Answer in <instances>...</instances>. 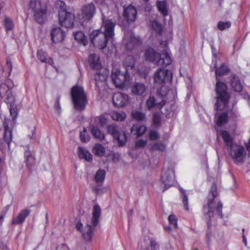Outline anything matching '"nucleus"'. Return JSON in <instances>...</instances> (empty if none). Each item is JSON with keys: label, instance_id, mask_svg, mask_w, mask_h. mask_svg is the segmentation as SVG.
I'll use <instances>...</instances> for the list:
<instances>
[{"label": "nucleus", "instance_id": "nucleus-1", "mask_svg": "<svg viewBox=\"0 0 250 250\" xmlns=\"http://www.w3.org/2000/svg\"><path fill=\"white\" fill-rule=\"evenodd\" d=\"M101 215V208L100 207L96 204L94 206L92 211V217L90 223H87L83 229L81 230L83 225L81 223H77L76 228L82 232L83 236L86 241H91L96 226L98 225Z\"/></svg>", "mask_w": 250, "mask_h": 250}, {"label": "nucleus", "instance_id": "nucleus-2", "mask_svg": "<svg viewBox=\"0 0 250 250\" xmlns=\"http://www.w3.org/2000/svg\"><path fill=\"white\" fill-rule=\"evenodd\" d=\"M171 72L164 68H159L153 76L154 86L157 87L156 93L161 96H165L167 93V89L165 86L166 82L172 80Z\"/></svg>", "mask_w": 250, "mask_h": 250}, {"label": "nucleus", "instance_id": "nucleus-3", "mask_svg": "<svg viewBox=\"0 0 250 250\" xmlns=\"http://www.w3.org/2000/svg\"><path fill=\"white\" fill-rule=\"evenodd\" d=\"M145 58L147 61L163 66H166L171 62V59L166 49L162 51L161 54H158L152 48H148L145 51Z\"/></svg>", "mask_w": 250, "mask_h": 250}, {"label": "nucleus", "instance_id": "nucleus-4", "mask_svg": "<svg viewBox=\"0 0 250 250\" xmlns=\"http://www.w3.org/2000/svg\"><path fill=\"white\" fill-rule=\"evenodd\" d=\"M70 95L75 109L80 111L84 110L88 101L83 88L78 85L73 86Z\"/></svg>", "mask_w": 250, "mask_h": 250}, {"label": "nucleus", "instance_id": "nucleus-5", "mask_svg": "<svg viewBox=\"0 0 250 250\" xmlns=\"http://www.w3.org/2000/svg\"><path fill=\"white\" fill-rule=\"evenodd\" d=\"M215 93V109L221 110L227 106L230 98L227 85L222 82H217L216 84Z\"/></svg>", "mask_w": 250, "mask_h": 250}, {"label": "nucleus", "instance_id": "nucleus-6", "mask_svg": "<svg viewBox=\"0 0 250 250\" xmlns=\"http://www.w3.org/2000/svg\"><path fill=\"white\" fill-rule=\"evenodd\" d=\"M217 195V187L215 183L212 185L207 203L203 206V213L205 218L208 221L207 226L209 229L211 226L210 219L214 215V199Z\"/></svg>", "mask_w": 250, "mask_h": 250}, {"label": "nucleus", "instance_id": "nucleus-7", "mask_svg": "<svg viewBox=\"0 0 250 250\" xmlns=\"http://www.w3.org/2000/svg\"><path fill=\"white\" fill-rule=\"evenodd\" d=\"M29 7L34 13L36 21L39 24H42L45 19L46 6L42 4L40 0H33L29 3Z\"/></svg>", "mask_w": 250, "mask_h": 250}, {"label": "nucleus", "instance_id": "nucleus-8", "mask_svg": "<svg viewBox=\"0 0 250 250\" xmlns=\"http://www.w3.org/2000/svg\"><path fill=\"white\" fill-rule=\"evenodd\" d=\"M107 131L116 140L119 146H123L125 145L127 141L126 135L124 131H121L116 125H108L107 126Z\"/></svg>", "mask_w": 250, "mask_h": 250}, {"label": "nucleus", "instance_id": "nucleus-9", "mask_svg": "<svg viewBox=\"0 0 250 250\" xmlns=\"http://www.w3.org/2000/svg\"><path fill=\"white\" fill-rule=\"evenodd\" d=\"M227 151L236 164H241L244 161L246 152L243 146L236 144Z\"/></svg>", "mask_w": 250, "mask_h": 250}, {"label": "nucleus", "instance_id": "nucleus-10", "mask_svg": "<svg viewBox=\"0 0 250 250\" xmlns=\"http://www.w3.org/2000/svg\"><path fill=\"white\" fill-rule=\"evenodd\" d=\"M90 38L94 46L101 49L104 48L107 42H110L100 29L93 30L90 34Z\"/></svg>", "mask_w": 250, "mask_h": 250}, {"label": "nucleus", "instance_id": "nucleus-11", "mask_svg": "<svg viewBox=\"0 0 250 250\" xmlns=\"http://www.w3.org/2000/svg\"><path fill=\"white\" fill-rule=\"evenodd\" d=\"M111 79L116 87L121 88L125 83L129 81V75L127 70L125 74L121 73L120 70L113 69L111 72Z\"/></svg>", "mask_w": 250, "mask_h": 250}, {"label": "nucleus", "instance_id": "nucleus-12", "mask_svg": "<svg viewBox=\"0 0 250 250\" xmlns=\"http://www.w3.org/2000/svg\"><path fill=\"white\" fill-rule=\"evenodd\" d=\"M115 26V23L111 20L103 18V24L100 30L110 42L112 41L114 36Z\"/></svg>", "mask_w": 250, "mask_h": 250}, {"label": "nucleus", "instance_id": "nucleus-13", "mask_svg": "<svg viewBox=\"0 0 250 250\" xmlns=\"http://www.w3.org/2000/svg\"><path fill=\"white\" fill-rule=\"evenodd\" d=\"M60 24L67 28H72L74 25L75 16L73 13L69 11L64 13L61 12L59 15Z\"/></svg>", "mask_w": 250, "mask_h": 250}, {"label": "nucleus", "instance_id": "nucleus-14", "mask_svg": "<svg viewBox=\"0 0 250 250\" xmlns=\"http://www.w3.org/2000/svg\"><path fill=\"white\" fill-rule=\"evenodd\" d=\"M96 11L95 6L92 3L83 5L81 8L82 20L84 21H90L95 15Z\"/></svg>", "mask_w": 250, "mask_h": 250}, {"label": "nucleus", "instance_id": "nucleus-15", "mask_svg": "<svg viewBox=\"0 0 250 250\" xmlns=\"http://www.w3.org/2000/svg\"><path fill=\"white\" fill-rule=\"evenodd\" d=\"M124 36V42L127 50H131L140 44V40L135 37L132 32L125 31Z\"/></svg>", "mask_w": 250, "mask_h": 250}, {"label": "nucleus", "instance_id": "nucleus-16", "mask_svg": "<svg viewBox=\"0 0 250 250\" xmlns=\"http://www.w3.org/2000/svg\"><path fill=\"white\" fill-rule=\"evenodd\" d=\"M162 182L164 184V191L170 187L172 186L175 181L174 172L172 169H168L166 171H163L161 177Z\"/></svg>", "mask_w": 250, "mask_h": 250}, {"label": "nucleus", "instance_id": "nucleus-17", "mask_svg": "<svg viewBox=\"0 0 250 250\" xmlns=\"http://www.w3.org/2000/svg\"><path fill=\"white\" fill-rule=\"evenodd\" d=\"M157 96L159 97V99L155 98L154 96H150L146 101V106L147 108L150 110L154 108L161 109L165 102L163 99L165 96H161L156 94Z\"/></svg>", "mask_w": 250, "mask_h": 250}, {"label": "nucleus", "instance_id": "nucleus-18", "mask_svg": "<svg viewBox=\"0 0 250 250\" xmlns=\"http://www.w3.org/2000/svg\"><path fill=\"white\" fill-rule=\"evenodd\" d=\"M96 70V72L94 75L96 84L98 87H102L105 84L108 75V72L106 69L103 67H101L99 70Z\"/></svg>", "mask_w": 250, "mask_h": 250}, {"label": "nucleus", "instance_id": "nucleus-19", "mask_svg": "<svg viewBox=\"0 0 250 250\" xmlns=\"http://www.w3.org/2000/svg\"><path fill=\"white\" fill-rule=\"evenodd\" d=\"M105 176V171L104 169H100L96 173L94 176V180L97 183V185L92 187V190L96 193H100L102 190L101 187L104 180Z\"/></svg>", "mask_w": 250, "mask_h": 250}, {"label": "nucleus", "instance_id": "nucleus-20", "mask_svg": "<svg viewBox=\"0 0 250 250\" xmlns=\"http://www.w3.org/2000/svg\"><path fill=\"white\" fill-rule=\"evenodd\" d=\"M129 100V97L126 94L121 92L115 93L112 97L113 103L114 106L118 107L126 105Z\"/></svg>", "mask_w": 250, "mask_h": 250}, {"label": "nucleus", "instance_id": "nucleus-21", "mask_svg": "<svg viewBox=\"0 0 250 250\" xmlns=\"http://www.w3.org/2000/svg\"><path fill=\"white\" fill-rule=\"evenodd\" d=\"M12 122H10V119L5 118L3 121L4 128V138L6 143L9 146V144L12 138V128L14 125H12Z\"/></svg>", "mask_w": 250, "mask_h": 250}, {"label": "nucleus", "instance_id": "nucleus-22", "mask_svg": "<svg viewBox=\"0 0 250 250\" xmlns=\"http://www.w3.org/2000/svg\"><path fill=\"white\" fill-rule=\"evenodd\" d=\"M51 37L53 42L56 43L62 42L65 38V33L60 27H54L51 32Z\"/></svg>", "mask_w": 250, "mask_h": 250}, {"label": "nucleus", "instance_id": "nucleus-23", "mask_svg": "<svg viewBox=\"0 0 250 250\" xmlns=\"http://www.w3.org/2000/svg\"><path fill=\"white\" fill-rule=\"evenodd\" d=\"M137 13L136 8L132 5H129L125 8L124 16L128 22H133L136 18Z\"/></svg>", "mask_w": 250, "mask_h": 250}, {"label": "nucleus", "instance_id": "nucleus-24", "mask_svg": "<svg viewBox=\"0 0 250 250\" xmlns=\"http://www.w3.org/2000/svg\"><path fill=\"white\" fill-rule=\"evenodd\" d=\"M88 62L91 68L99 70L102 67L100 61V57L95 54H91L89 56Z\"/></svg>", "mask_w": 250, "mask_h": 250}, {"label": "nucleus", "instance_id": "nucleus-25", "mask_svg": "<svg viewBox=\"0 0 250 250\" xmlns=\"http://www.w3.org/2000/svg\"><path fill=\"white\" fill-rule=\"evenodd\" d=\"M221 135L224 142L227 150L232 147L233 145H236L233 143V138L228 131L226 130L222 131Z\"/></svg>", "mask_w": 250, "mask_h": 250}, {"label": "nucleus", "instance_id": "nucleus-26", "mask_svg": "<svg viewBox=\"0 0 250 250\" xmlns=\"http://www.w3.org/2000/svg\"><path fill=\"white\" fill-rule=\"evenodd\" d=\"M146 87L143 83H136L131 87L132 93L136 95L142 96L145 93Z\"/></svg>", "mask_w": 250, "mask_h": 250}, {"label": "nucleus", "instance_id": "nucleus-27", "mask_svg": "<svg viewBox=\"0 0 250 250\" xmlns=\"http://www.w3.org/2000/svg\"><path fill=\"white\" fill-rule=\"evenodd\" d=\"M31 210L29 209H25L21 210L18 216L13 219L12 223L13 224H21L25 220V218L29 215Z\"/></svg>", "mask_w": 250, "mask_h": 250}, {"label": "nucleus", "instance_id": "nucleus-28", "mask_svg": "<svg viewBox=\"0 0 250 250\" xmlns=\"http://www.w3.org/2000/svg\"><path fill=\"white\" fill-rule=\"evenodd\" d=\"M25 161L28 168H32L36 165L35 157L33 156L31 152L28 150H25L24 152Z\"/></svg>", "mask_w": 250, "mask_h": 250}, {"label": "nucleus", "instance_id": "nucleus-29", "mask_svg": "<svg viewBox=\"0 0 250 250\" xmlns=\"http://www.w3.org/2000/svg\"><path fill=\"white\" fill-rule=\"evenodd\" d=\"M13 84L9 80L6 81L5 83H2L0 84V96L3 98L9 90L13 87Z\"/></svg>", "mask_w": 250, "mask_h": 250}, {"label": "nucleus", "instance_id": "nucleus-30", "mask_svg": "<svg viewBox=\"0 0 250 250\" xmlns=\"http://www.w3.org/2000/svg\"><path fill=\"white\" fill-rule=\"evenodd\" d=\"M91 132L94 137L100 141L105 139V135L104 132L100 130L98 127L96 126H91Z\"/></svg>", "mask_w": 250, "mask_h": 250}, {"label": "nucleus", "instance_id": "nucleus-31", "mask_svg": "<svg viewBox=\"0 0 250 250\" xmlns=\"http://www.w3.org/2000/svg\"><path fill=\"white\" fill-rule=\"evenodd\" d=\"M132 118L139 122H145L146 120L145 113L138 110H134L131 112Z\"/></svg>", "mask_w": 250, "mask_h": 250}, {"label": "nucleus", "instance_id": "nucleus-32", "mask_svg": "<svg viewBox=\"0 0 250 250\" xmlns=\"http://www.w3.org/2000/svg\"><path fill=\"white\" fill-rule=\"evenodd\" d=\"M214 69H215V75L216 79L218 76H221L227 74L229 72V69L228 66L223 64L220 67L217 68V63L214 64Z\"/></svg>", "mask_w": 250, "mask_h": 250}, {"label": "nucleus", "instance_id": "nucleus-33", "mask_svg": "<svg viewBox=\"0 0 250 250\" xmlns=\"http://www.w3.org/2000/svg\"><path fill=\"white\" fill-rule=\"evenodd\" d=\"M74 36L75 39L80 43H81L84 46L87 44L88 42L87 37L82 31H79L74 33Z\"/></svg>", "mask_w": 250, "mask_h": 250}, {"label": "nucleus", "instance_id": "nucleus-34", "mask_svg": "<svg viewBox=\"0 0 250 250\" xmlns=\"http://www.w3.org/2000/svg\"><path fill=\"white\" fill-rule=\"evenodd\" d=\"M146 131V127L145 125H135L131 128L132 133L139 137L145 133Z\"/></svg>", "mask_w": 250, "mask_h": 250}, {"label": "nucleus", "instance_id": "nucleus-35", "mask_svg": "<svg viewBox=\"0 0 250 250\" xmlns=\"http://www.w3.org/2000/svg\"><path fill=\"white\" fill-rule=\"evenodd\" d=\"M79 156L81 159H84L87 161H90L92 159L91 154L86 149L82 147H79Z\"/></svg>", "mask_w": 250, "mask_h": 250}, {"label": "nucleus", "instance_id": "nucleus-36", "mask_svg": "<svg viewBox=\"0 0 250 250\" xmlns=\"http://www.w3.org/2000/svg\"><path fill=\"white\" fill-rule=\"evenodd\" d=\"M231 86L232 88L237 92L241 91L242 86L240 82L239 78L236 76H233L231 80Z\"/></svg>", "mask_w": 250, "mask_h": 250}, {"label": "nucleus", "instance_id": "nucleus-37", "mask_svg": "<svg viewBox=\"0 0 250 250\" xmlns=\"http://www.w3.org/2000/svg\"><path fill=\"white\" fill-rule=\"evenodd\" d=\"M111 117L114 121L122 122L125 120L126 118V114L125 112L123 111H113L111 113Z\"/></svg>", "mask_w": 250, "mask_h": 250}, {"label": "nucleus", "instance_id": "nucleus-38", "mask_svg": "<svg viewBox=\"0 0 250 250\" xmlns=\"http://www.w3.org/2000/svg\"><path fill=\"white\" fill-rule=\"evenodd\" d=\"M56 8L58 9L59 15H61V12L66 13L69 11V8L68 7L65 2L62 0H57L55 2Z\"/></svg>", "mask_w": 250, "mask_h": 250}, {"label": "nucleus", "instance_id": "nucleus-39", "mask_svg": "<svg viewBox=\"0 0 250 250\" xmlns=\"http://www.w3.org/2000/svg\"><path fill=\"white\" fill-rule=\"evenodd\" d=\"M157 7L160 12L164 16H166L167 15V6L166 2L165 1H159L157 3Z\"/></svg>", "mask_w": 250, "mask_h": 250}, {"label": "nucleus", "instance_id": "nucleus-40", "mask_svg": "<svg viewBox=\"0 0 250 250\" xmlns=\"http://www.w3.org/2000/svg\"><path fill=\"white\" fill-rule=\"evenodd\" d=\"M94 153L99 156H103L105 154V148L100 144H96L93 147Z\"/></svg>", "mask_w": 250, "mask_h": 250}, {"label": "nucleus", "instance_id": "nucleus-41", "mask_svg": "<svg viewBox=\"0 0 250 250\" xmlns=\"http://www.w3.org/2000/svg\"><path fill=\"white\" fill-rule=\"evenodd\" d=\"M135 64V60L132 56H127L125 59L124 65L126 68H132Z\"/></svg>", "mask_w": 250, "mask_h": 250}, {"label": "nucleus", "instance_id": "nucleus-42", "mask_svg": "<svg viewBox=\"0 0 250 250\" xmlns=\"http://www.w3.org/2000/svg\"><path fill=\"white\" fill-rule=\"evenodd\" d=\"M179 189L181 193V197L184 205V208L186 210H188V197L187 195L186 194V191L182 188H180Z\"/></svg>", "mask_w": 250, "mask_h": 250}, {"label": "nucleus", "instance_id": "nucleus-43", "mask_svg": "<svg viewBox=\"0 0 250 250\" xmlns=\"http://www.w3.org/2000/svg\"><path fill=\"white\" fill-rule=\"evenodd\" d=\"M4 26L6 32L8 33L13 30L14 23L13 21L8 17H5L4 21Z\"/></svg>", "mask_w": 250, "mask_h": 250}, {"label": "nucleus", "instance_id": "nucleus-44", "mask_svg": "<svg viewBox=\"0 0 250 250\" xmlns=\"http://www.w3.org/2000/svg\"><path fill=\"white\" fill-rule=\"evenodd\" d=\"M228 115L227 113L221 114L218 117L216 124L218 125H221L228 122Z\"/></svg>", "mask_w": 250, "mask_h": 250}, {"label": "nucleus", "instance_id": "nucleus-45", "mask_svg": "<svg viewBox=\"0 0 250 250\" xmlns=\"http://www.w3.org/2000/svg\"><path fill=\"white\" fill-rule=\"evenodd\" d=\"M47 57L48 55L47 53L42 49H40L38 51L37 57L42 62H47Z\"/></svg>", "mask_w": 250, "mask_h": 250}, {"label": "nucleus", "instance_id": "nucleus-46", "mask_svg": "<svg viewBox=\"0 0 250 250\" xmlns=\"http://www.w3.org/2000/svg\"><path fill=\"white\" fill-rule=\"evenodd\" d=\"M166 146L161 142L154 144L151 147V149L152 151L159 150L164 151L166 149Z\"/></svg>", "mask_w": 250, "mask_h": 250}, {"label": "nucleus", "instance_id": "nucleus-47", "mask_svg": "<svg viewBox=\"0 0 250 250\" xmlns=\"http://www.w3.org/2000/svg\"><path fill=\"white\" fill-rule=\"evenodd\" d=\"M151 26L152 29L155 30L156 32L160 33L162 32V27L160 23H159L157 21H151Z\"/></svg>", "mask_w": 250, "mask_h": 250}, {"label": "nucleus", "instance_id": "nucleus-48", "mask_svg": "<svg viewBox=\"0 0 250 250\" xmlns=\"http://www.w3.org/2000/svg\"><path fill=\"white\" fill-rule=\"evenodd\" d=\"M6 95V98H5V101L7 104H12L15 102V97L13 96L11 89L8 91L7 93L5 94Z\"/></svg>", "mask_w": 250, "mask_h": 250}, {"label": "nucleus", "instance_id": "nucleus-49", "mask_svg": "<svg viewBox=\"0 0 250 250\" xmlns=\"http://www.w3.org/2000/svg\"><path fill=\"white\" fill-rule=\"evenodd\" d=\"M80 137L81 141L83 143H86L90 140V137L87 134L85 128H83V131L80 132Z\"/></svg>", "mask_w": 250, "mask_h": 250}, {"label": "nucleus", "instance_id": "nucleus-50", "mask_svg": "<svg viewBox=\"0 0 250 250\" xmlns=\"http://www.w3.org/2000/svg\"><path fill=\"white\" fill-rule=\"evenodd\" d=\"M168 220L169 224L174 228H177V219L176 217L173 214H171L168 216Z\"/></svg>", "mask_w": 250, "mask_h": 250}, {"label": "nucleus", "instance_id": "nucleus-51", "mask_svg": "<svg viewBox=\"0 0 250 250\" xmlns=\"http://www.w3.org/2000/svg\"><path fill=\"white\" fill-rule=\"evenodd\" d=\"M231 22L230 21H219L218 23V28L220 30H224L230 27Z\"/></svg>", "mask_w": 250, "mask_h": 250}, {"label": "nucleus", "instance_id": "nucleus-52", "mask_svg": "<svg viewBox=\"0 0 250 250\" xmlns=\"http://www.w3.org/2000/svg\"><path fill=\"white\" fill-rule=\"evenodd\" d=\"M161 121V118L160 115L158 113H155L153 115V123L155 126H158Z\"/></svg>", "mask_w": 250, "mask_h": 250}, {"label": "nucleus", "instance_id": "nucleus-53", "mask_svg": "<svg viewBox=\"0 0 250 250\" xmlns=\"http://www.w3.org/2000/svg\"><path fill=\"white\" fill-rule=\"evenodd\" d=\"M10 112L12 117V119L10 120V122H12V125H15L16 123V119L18 115L17 112L15 109H11L10 110Z\"/></svg>", "mask_w": 250, "mask_h": 250}, {"label": "nucleus", "instance_id": "nucleus-54", "mask_svg": "<svg viewBox=\"0 0 250 250\" xmlns=\"http://www.w3.org/2000/svg\"><path fill=\"white\" fill-rule=\"evenodd\" d=\"M223 205L221 202H219L216 208V212L221 218H223V214L222 212Z\"/></svg>", "mask_w": 250, "mask_h": 250}, {"label": "nucleus", "instance_id": "nucleus-55", "mask_svg": "<svg viewBox=\"0 0 250 250\" xmlns=\"http://www.w3.org/2000/svg\"><path fill=\"white\" fill-rule=\"evenodd\" d=\"M60 96H58L57 99L56 103L54 105V108L56 110V112L58 114H60L61 113V107L60 104Z\"/></svg>", "mask_w": 250, "mask_h": 250}, {"label": "nucleus", "instance_id": "nucleus-56", "mask_svg": "<svg viewBox=\"0 0 250 250\" xmlns=\"http://www.w3.org/2000/svg\"><path fill=\"white\" fill-rule=\"evenodd\" d=\"M159 134L154 130H151L149 132V138L152 140H157L159 138Z\"/></svg>", "mask_w": 250, "mask_h": 250}, {"label": "nucleus", "instance_id": "nucleus-57", "mask_svg": "<svg viewBox=\"0 0 250 250\" xmlns=\"http://www.w3.org/2000/svg\"><path fill=\"white\" fill-rule=\"evenodd\" d=\"M98 119L100 124L102 126H103L106 124L107 118L104 115H102L98 117Z\"/></svg>", "mask_w": 250, "mask_h": 250}, {"label": "nucleus", "instance_id": "nucleus-58", "mask_svg": "<svg viewBox=\"0 0 250 250\" xmlns=\"http://www.w3.org/2000/svg\"><path fill=\"white\" fill-rule=\"evenodd\" d=\"M147 141L143 140H139L136 141L135 144L136 147H143L146 146Z\"/></svg>", "mask_w": 250, "mask_h": 250}, {"label": "nucleus", "instance_id": "nucleus-59", "mask_svg": "<svg viewBox=\"0 0 250 250\" xmlns=\"http://www.w3.org/2000/svg\"><path fill=\"white\" fill-rule=\"evenodd\" d=\"M9 208V206H7L5 207L2 210L0 215V225H1L2 224V222L4 219V218L5 217V215L6 213H7L8 210Z\"/></svg>", "mask_w": 250, "mask_h": 250}, {"label": "nucleus", "instance_id": "nucleus-60", "mask_svg": "<svg viewBox=\"0 0 250 250\" xmlns=\"http://www.w3.org/2000/svg\"><path fill=\"white\" fill-rule=\"evenodd\" d=\"M5 67L8 69V73L10 74L12 69V64L11 61L10 60H7Z\"/></svg>", "mask_w": 250, "mask_h": 250}, {"label": "nucleus", "instance_id": "nucleus-61", "mask_svg": "<svg viewBox=\"0 0 250 250\" xmlns=\"http://www.w3.org/2000/svg\"><path fill=\"white\" fill-rule=\"evenodd\" d=\"M242 239H243V242H244L245 246L246 247H247V239H246V237L244 233L242 234Z\"/></svg>", "mask_w": 250, "mask_h": 250}, {"label": "nucleus", "instance_id": "nucleus-62", "mask_svg": "<svg viewBox=\"0 0 250 250\" xmlns=\"http://www.w3.org/2000/svg\"><path fill=\"white\" fill-rule=\"evenodd\" d=\"M46 63H48V64L53 66V64L54 63L53 60L52 58H47V62Z\"/></svg>", "mask_w": 250, "mask_h": 250}, {"label": "nucleus", "instance_id": "nucleus-63", "mask_svg": "<svg viewBox=\"0 0 250 250\" xmlns=\"http://www.w3.org/2000/svg\"><path fill=\"white\" fill-rule=\"evenodd\" d=\"M150 245L152 247L155 248L157 246V243L155 241L151 240L150 242Z\"/></svg>", "mask_w": 250, "mask_h": 250}, {"label": "nucleus", "instance_id": "nucleus-64", "mask_svg": "<svg viewBox=\"0 0 250 250\" xmlns=\"http://www.w3.org/2000/svg\"><path fill=\"white\" fill-rule=\"evenodd\" d=\"M151 9V6L150 4H147L145 7L146 11H149Z\"/></svg>", "mask_w": 250, "mask_h": 250}]
</instances>
